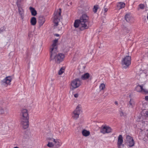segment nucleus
Returning a JSON list of instances; mask_svg holds the SVG:
<instances>
[{
    "label": "nucleus",
    "mask_w": 148,
    "mask_h": 148,
    "mask_svg": "<svg viewBox=\"0 0 148 148\" xmlns=\"http://www.w3.org/2000/svg\"><path fill=\"white\" fill-rule=\"evenodd\" d=\"M23 0H17L16 3L17 7L21 6V4Z\"/></svg>",
    "instance_id": "28"
},
{
    "label": "nucleus",
    "mask_w": 148,
    "mask_h": 148,
    "mask_svg": "<svg viewBox=\"0 0 148 148\" xmlns=\"http://www.w3.org/2000/svg\"><path fill=\"white\" fill-rule=\"evenodd\" d=\"M130 105H132V106H133L134 105V101L131 99H130Z\"/></svg>",
    "instance_id": "31"
},
{
    "label": "nucleus",
    "mask_w": 148,
    "mask_h": 148,
    "mask_svg": "<svg viewBox=\"0 0 148 148\" xmlns=\"http://www.w3.org/2000/svg\"><path fill=\"white\" fill-rule=\"evenodd\" d=\"M89 23L88 16L86 14H84L82 15L79 19L75 20L74 26L76 28L79 27L81 30H84L88 28Z\"/></svg>",
    "instance_id": "2"
},
{
    "label": "nucleus",
    "mask_w": 148,
    "mask_h": 148,
    "mask_svg": "<svg viewBox=\"0 0 148 148\" xmlns=\"http://www.w3.org/2000/svg\"><path fill=\"white\" fill-rule=\"evenodd\" d=\"M125 6V3L121 2H118L116 5V6L119 10L124 8Z\"/></svg>",
    "instance_id": "17"
},
{
    "label": "nucleus",
    "mask_w": 148,
    "mask_h": 148,
    "mask_svg": "<svg viewBox=\"0 0 148 148\" xmlns=\"http://www.w3.org/2000/svg\"><path fill=\"white\" fill-rule=\"evenodd\" d=\"M47 145L48 147H55L53 143L52 142H50V141H49Z\"/></svg>",
    "instance_id": "27"
},
{
    "label": "nucleus",
    "mask_w": 148,
    "mask_h": 148,
    "mask_svg": "<svg viewBox=\"0 0 148 148\" xmlns=\"http://www.w3.org/2000/svg\"><path fill=\"white\" fill-rule=\"evenodd\" d=\"M56 36H59V34H56Z\"/></svg>",
    "instance_id": "40"
},
{
    "label": "nucleus",
    "mask_w": 148,
    "mask_h": 148,
    "mask_svg": "<svg viewBox=\"0 0 148 148\" xmlns=\"http://www.w3.org/2000/svg\"><path fill=\"white\" fill-rule=\"evenodd\" d=\"M125 30H126V29H124V31H125Z\"/></svg>",
    "instance_id": "44"
},
{
    "label": "nucleus",
    "mask_w": 148,
    "mask_h": 148,
    "mask_svg": "<svg viewBox=\"0 0 148 148\" xmlns=\"http://www.w3.org/2000/svg\"><path fill=\"white\" fill-rule=\"evenodd\" d=\"M147 19L148 20V16H147Z\"/></svg>",
    "instance_id": "42"
},
{
    "label": "nucleus",
    "mask_w": 148,
    "mask_h": 148,
    "mask_svg": "<svg viewBox=\"0 0 148 148\" xmlns=\"http://www.w3.org/2000/svg\"><path fill=\"white\" fill-rule=\"evenodd\" d=\"M74 97L75 98H77L78 97V94L77 93H76L74 95Z\"/></svg>",
    "instance_id": "37"
},
{
    "label": "nucleus",
    "mask_w": 148,
    "mask_h": 148,
    "mask_svg": "<svg viewBox=\"0 0 148 148\" xmlns=\"http://www.w3.org/2000/svg\"><path fill=\"white\" fill-rule=\"evenodd\" d=\"M81 106L80 105L77 106L75 110L72 114V116L73 119L77 120L79 118L80 113Z\"/></svg>",
    "instance_id": "4"
},
{
    "label": "nucleus",
    "mask_w": 148,
    "mask_h": 148,
    "mask_svg": "<svg viewBox=\"0 0 148 148\" xmlns=\"http://www.w3.org/2000/svg\"><path fill=\"white\" fill-rule=\"evenodd\" d=\"M9 109L7 108L4 109L2 107L0 108V112L1 114H8V113Z\"/></svg>",
    "instance_id": "16"
},
{
    "label": "nucleus",
    "mask_w": 148,
    "mask_h": 148,
    "mask_svg": "<svg viewBox=\"0 0 148 148\" xmlns=\"http://www.w3.org/2000/svg\"><path fill=\"white\" fill-rule=\"evenodd\" d=\"M121 65L122 69H125L130 66V56H127L122 60Z\"/></svg>",
    "instance_id": "3"
},
{
    "label": "nucleus",
    "mask_w": 148,
    "mask_h": 148,
    "mask_svg": "<svg viewBox=\"0 0 148 148\" xmlns=\"http://www.w3.org/2000/svg\"><path fill=\"white\" fill-rule=\"evenodd\" d=\"M28 132L29 133V136H31V133L30 132Z\"/></svg>",
    "instance_id": "39"
},
{
    "label": "nucleus",
    "mask_w": 148,
    "mask_h": 148,
    "mask_svg": "<svg viewBox=\"0 0 148 148\" xmlns=\"http://www.w3.org/2000/svg\"><path fill=\"white\" fill-rule=\"evenodd\" d=\"M47 140L49 141H53L54 143L55 147L56 148H58L61 145V143L59 142V140L58 139H54L53 138L48 137L47 138Z\"/></svg>",
    "instance_id": "8"
},
{
    "label": "nucleus",
    "mask_w": 148,
    "mask_h": 148,
    "mask_svg": "<svg viewBox=\"0 0 148 148\" xmlns=\"http://www.w3.org/2000/svg\"><path fill=\"white\" fill-rule=\"evenodd\" d=\"M125 19L127 22L130 21V14L129 13H127L125 14Z\"/></svg>",
    "instance_id": "25"
},
{
    "label": "nucleus",
    "mask_w": 148,
    "mask_h": 148,
    "mask_svg": "<svg viewBox=\"0 0 148 148\" xmlns=\"http://www.w3.org/2000/svg\"><path fill=\"white\" fill-rule=\"evenodd\" d=\"M72 3V2H69L68 3L67 5L68 6H70V5H71Z\"/></svg>",
    "instance_id": "36"
},
{
    "label": "nucleus",
    "mask_w": 148,
    "mask_h": 148,
    "mask_svg": "<svg viewBox=\"0 0 148 148\" xmlns=\"http://www.w3.org/2000/svg\"><path fill=\"white\" fill-rule=\"evenodd\" d=\"M133 19L134 18L133 17H130V19Z\"/></svg>",
    "instance_id": "41"
},
{
    "label": "nucleus",
    "mask_w": 148,
    "mask_h": 148,
    "mask_svg": "<svg viewBox=\"0 0 148 148\" xmlns=\"http://www.w3.org/2000/svg\"><path fill=\"white\" fill-rule=\"evenodd\" d=\"M21 124L24 129H26L29 127V122L28 121H21Z\"/></svg>",
    "instance_id": "15"
},
{
    "label": "nucleus",
    "mask_w": 148,
    "mask_h": 148,
    "mask_svg": "<svg viewBox=\"0 0 148 148\" xmlns=\"http://www.w3.org/2000/svg\"><path fill=\"white\" fill-rule=\"evenodd\" d=\"M21 119L24 120H28L29 119V116L27 110L23 109L21 110Z\"/></svg>",
    "instance_id": "7"
},
{
    "label": "nucleus",
    "mask_w": 148,
    "mask_h": 148,
    "mask_svg": "<svg viewBox=\"0 0 148 148\" xmlns=\"http://www.w3.org/2000/svg\"><path fill=\"white\" fill-rule=\"evenodd\" d=\"M90 76V75L89 73H86L82 76L81 79L83 80H85L88 79Z\"/></svg>",
    "instance_id": "20"
},
{
    "label": "nucleus",
    "mask_w": 148,
    "mask_h": 148,
    "mask_svg": "<svg viewBox=\"0 0 148 148\" xmlns=\"http://www.w3.org/2000/svg\"><path fill=\"white\" fill-rule=\"evenodd\" d=\"M98 9V7L97 5L94 6V8H93V11L94 13L97 12Z\"/></svg>",
    "instance_id": "29"
},
{
    "label": "nucleus",
    "mask_w": 148,
    "mask_h": 148,
    "mask_svg": "<svg viewBox=\"0 0 148 148\" xmlns=\"http://www.w3.org/2000/svg\"><path fill=\"white\" fill-rule=\"evenodd\" d=\"M29 9L32 16H35L37 14V12L34 8L31 7H29Z\"/></svg>",
    "instance_id": "21"
},
{
    "label": "nucleus",
    "mask_w": 148,
    "mask_h": 148,
    "mask_svg": "<svg viewBox=\"0 0 148 148\" xmlns=\"http://www.w3.org/2000/svg\"><path fill=\"white\" fill-rule=\"evenodd\" d=\"M133 22H134V21H132V23H133Z\"/></svg>",
    "instance_id": "43"
},
{
    "label": "nucleus",
    "mask_w": 148,
    "mask_h": 148,
    "mask_svg": "<svg viewBox=\"0 0 148 148\" xmlns=\"http://www.w3.org/2000/svg\"><path fill=\"white\" fill-rule=\"evenodd\" d=\"M120 115L121 116H125L126 115V114L124 112L122 111L120 112Z\"/></svg>",
    "instance_id": "30"
},
{
    "label": "nucleus",
    "mask_w": 148,
    "mask_h": 148,
    "mask_svg": "<svg viewBox=\"0 0 148 148\" xmlns=\"http://www.w3.org/2000/svg\"><path fill=\"white\" fill-rule=\"evenodd\" d=\"M134 141L132 137H130V147H132L134 145Z\"/></svg>",
    "instance_id": "26"
},
{
    "label": "nucleus",
    "mask_w": 148,
    "mask_h": 148,
    "mask_svg": "<svg viewBox=\"0 0 148 148\" xmlns=\"http://www.w3.org/2000/svg\"><path fill=\"white\" fill-rule=\"evenodd\" d=\"M144 114L145 116L148 117V111H145L144 113Z\"/></svg>",
    "instance_id": "34"
},
{
    "label": "nucleus",
    "mask_w": 148,
    "mask_h": 148,
    "mask_svg": "<svg viewBox=\"0 0 148 148\" xmlns=\"http://www.w3.org/2000/svg\"><path fill=\"white\" fill-rule=\"evenodd\" d=\"M12 80V78L11 77H7L5 79L2 81L1 83L3 85L7 86L8 85H10Z\"/></svg>",
    "instance_id": "9"
},
{
    "label": "nucleus",
    "mask_w": 148,
    "mask_h": 148,
    "mask_svg": "<svg viewBox=\"0 0 148 148\" xmlns=\"http://www.w3.org/2000/svg\"><path fill=\"white\" fill-rule=\"evenodd\" d=\"M37 21L36 18L35 17H32L30 20V23L33 26L35 25Z\"/></svg>",
    "instance_id": "22"
},
{
    "label": "nucleus",
    "mask_w": 148,
    "mask_h": 148,
    "mask_svg": "<svg viewBox=\"0 0 148 148\" xmlns=\"http://www.w3.org/2000/svg\"><path fill=\"white\" fill-rule=\"evenodd\" d=\"M140 8L141 9H143L144 8L145 6L143 4H141L139 5Z\"/></svg>",
    "instance_id": "32"
},
{
    "label": "nucleus",
    "mask_w": 148,
    "mask_h": 148,
    "mask_svg": "<svg viewBox=\"0 0 148 148\" xmlns=\"http://www.w3.org/2000/svg\"><path fill=\"white\" fill-rule=\"evenodd\" d=\"M18 12L22 20L24 18V11L21 6L17 7Z\"/></svg>",
    "instance_id": "13"
},
{
    "label": "nucleus",
    "mask_w": 148,
    "mask_h": 148,
    "mask_svg": "<svg viewBox=\"0 0 148 148\" xmlns=\"http://www.w3.org/2000/svg\"><path fill=\"white\" fill-rule=\"evenodd\" d=\"M104 13L106 12L108 10V8H105V6H104Z\"/></svg>",
    "instance_id": "33"
},
{
    "label": "nucleus",
    "mask_w": 148,
    "mask_h": 148,
    "mask_svg": "<svg viewBox=\"0 0 148 148\" xmlns=\"http://www.w3.org/2000/svg\"><path fill=\"white\" fill-rule=\"evenodd\" d=\"M99 88L100 91L103 90L105 88V84L103 83L101 84L99 86Z\"/></svg>",
    "instance_id": "24"
},
{
    "label": "nucleus",
    "mask_w": 148,
    "mask_h": 148,
    "mask_svg": "<svg viewBox=\"0 0 148 148\" xmlns=\"http://www.w3.org/2000/svg\"><path fill=\"white\" fill-rule=\"evenodd\" d=\"M58 41V39L53 40L50 47V61L54 60L56 63L59 64L64 60L65 56L63 53H57Z\"/></svg>",
    "instance_id": "1"
},
{
    "label": "nucleus",
    "mask_w": 148,
    "mask_h": 148,
    "mask_svg": "<svg viewBox=\"0 0 148 148\" xmlns=\"http://www.w3.org/2000/svg\"><path fill=\"white\" fill-rule=\"evenodd\" d=\"M111 129L109 127L104 126L103 127V128L101 132L103 134H105L106 133H109L111 132Z\"/></svg>",
    "instance_id": "11"
},
{
    "label": "nucleus",
    "mask_w": 148,
    "mask_h": 148,
    "mask_svg": "<svg viewBox=\"0 0 148 148\" xmlns=\"http://www.w3.org/2000/svg\"><path fill=\"white\" fill-rule=\"evenodd\" d=\"M62 48L64 51L67 52L69 51L70 47L68 44L66 43H64V44Z\"/></svg>",
    "instance_id": "19"
},
{
    "label": "nucleus",
    "mask_w": 148,
    "mask_h": 148,
    "mask_svg": "<svg viewBox=\"0 0 148 148\" xmlns=\"http://www.w3.org/2000/svg\"><path fill=\"white\" fill-rule=\"evenodd\" d=\"M129 31H128V32H127V33H128Z\"/></svg>",
    "instance_id": "45"
},
{
    "label": "nucleus",
    "mask_w": 148,
    "mask_h": 148,
    "mask_svg": "<svg viewBox=\"0 0 148 148\" xmlns=\"http://www.w3.org/2000/svg\"><path fill=\"white\" fill-rule=\"evenodd\" d=\"M123 138L122 136L120 135L118 137V140L117 143V147L118 148H121V146H123Z\"/></svg>",
    "instance_id": "12"
},
{
    "label": "nucleus",
    "mask_w": 148,
    "mask_h": 148,
    "mask_svg": "<svg viewBox=\"0 0 148 148\" xmlns=\"http://www.w3.org/2000/svg\"><path fill=\"white\" fill-rule=\"evenodd\" d=\"M82 133L83 136L85 137L88 136L90 134V132L85 129L83 130L82 131Z\"/></svg>",
    "instance_id": "18"
},
{
    "label": "nucleus",
    "mask_w": 148,
    "mask_h": 148,
    "mask_svg": "<svg viewBox=\"0 0 148 148\" xmlns=\"http://www.w3.org/2000/svg\"><path fill=\"white\" fill-rule=\"evenodd\" d=\"M45 18L43 16H40L38 18V26L39 27H40L45 22Z\"/></svg>",
    "instance_id": "10"
},
{
    "label": "nucleus",
    "mask_w": 148,
    "mask_h": 148,
    "mask_svg": "<svg viewBox=\"0 0 148 148\" xmlns=\"http://www.w3.org/2000/svg\"><path fill=\"white\" fill-rule=\"evenodd\" d=\"M114 103L115 104L117 105H118V103L117 101H115L114 102Z\"/></svg>",
    "instance_id": "38"
},
{
    "label": "nucleus",
    "mask_w": 148,
    "mask_h": 148,
    "mask_svg": "<svg viewBox=\"0 0 148 148\" xmlns=\"http://www.w3.org/2000/svg\"><path fill=\"white\" fill-rule=\"evenodd\" d=\"M126 138L127 141H129L130 140V136L129 135H127Z\"/></svg>",
    "instance_id": "35"
},
{
    "label": "nucleus",
    "mask_w": 148,
    "mask_h": 148,
    "mask_svg": "<svg viewBox=\"0 0 148 148\" xmlns=\"http://www.w3.org/2000/svg\"><path fill=\"white\" fill-rule=\"evenodd\" d=\"M81 85L80 80L78 79H76L71 82L70 88L72 90L79 87Z\"/></svg>",
    "instance_id": "5"
},
{
    "label": "nucleus",
    "mask_w": 148,
    "mask_h": 148,
    "mask_svg": "<svg viewBox=\"0 0 148 148\" xmlns=\"http://www.w3.org/2000/svg\"><path fill=\"white\" fill-rule=\"evenodd\" d=\"M59 12H56L54 13V17L53 22L54 23V26H57L58 24V23L60 22V19L59 17L61 15V9H59Z\"/></svg>",
    "instance_id": "6"
},
{
    "label": "nucleus",
    "mask_w": 148,
    "mask_h": 148,
    "mask_svg": "<svg viewBox=\"0 0 148 148\" xmlns=\"http://www.w3.org/2000/svg\"><path fill=\"white\" fill-rule=\"evenodd\" d=\"M143 86L138 85L136 87V89L138 92L143 91L144 92L148 93V91H147L145 89L143 88Z\"/></svg>",
    "instance_id": "14"
},
{
    "label": "nucleus",
    "mask_w": 148,
    "mask_h": 148,
    "mask_svg": "<svg viewBox=\"0 0 148 148\" xmlns=\"http://www.w3.org/2000/svg\"><path fill=\"white\" fill-rule=\"evenodd\" d=\"M65 68L64 67H62L58 71V74L59 75H62L64 71Z\"/></svg>",
    "instance_id": "23"
}]
</instances>
